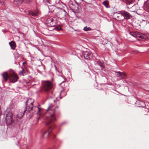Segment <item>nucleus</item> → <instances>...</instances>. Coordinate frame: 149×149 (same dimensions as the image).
Instances as JSON below:
<instances>
[{"label":"nucleus","instance_id":"f257e3e1","mask_svg":"<svg viewBox=\"0 0 149 149\" xmlns=\"http://www.w3.org/2000/svg\"><path fill=\"white\" fill-rule=\"evenodd\" d=\"M58 107L57 106L54 108L52 104H50L47 108V113L48 115L46 116L45 123L46 125H49V127L47 130L45 131L43 133L42 137L45 136L46 138H48L50 132L55 128L54 121L56 120L55 114V109Z\"/></svg>","mask_w":149,"mask_h":149},{"label":"nucleus","instance_id":"f03ea898","mask_svg":"<svg viewBox=\"0 0 149 149\" xmlns=\"http://www.w3.org/2000/svg\"><path fill=\"white\" fill-rule=\"evenodd\" d=\"M43 89L45 91H47L51 90L53 87V84L52 82L49 81H42Z\"/></svg>","mask_w":149,"mask_h":149},{"label":"nucleus","instance_id":"7ed1b4c3","mask_svg":"<svg viewBox=\"0 0 149 149\" xmlns=\"http://www.w3.org/2000/svg\"><path fill=\"white\" fill-rule=\"evenodd\" d=\"M34 102V99L32 98L28 99L26 102V111L28 112H29L33 109V104Z\"/></svg>","mask_w":149,"mask_h":149},{"label":"nucleus","instance_id":"20e7f679","mask_svg":"<svg viewBox=\"0 0 149 149\" xmlns=\"http://www.w3.org/2000/svg\"><path fill=\"white\" fill-rule=\"evenodd\" d=\"M6 121L10 125H15L17 123V119L13 120L11 113L6 114Z\"/></svg>","mask_w":149,"mask_h":149},{"label":"nucleus","instance_id":"39448f33","mask_svg":"<svg viewBox=\"0 0 149 149\" xmlns=\"http://www.w3.org/2000/svg\"><path fill=\"white\" fill-rule=\"evenodd\" d=\"M56 21L52 17H50L47 19L46 21L47 24L48 26L50 27L54 26L56 24Z\"/></svg>","mask_w":149,"mask_h":149},{"label":"nucleus","instance_id":"423d86ee","mask_svg":"<svg viewBox=\"0 0 149 149\" xmlns=\"http://www.w3.org/2000/svg\"><path fill=\"white\" fill-rule=\"evenodd\" d=\"M10 82L14 83L16 82L18 79V77L15 73H11L9 75Z\"/></svg>","mask_w":149,"mask_h":149},{"label":"nucleus","instance_id":"0eeeda50","mask_svg":"<svg viewBox=\"0 0 149 149\" xmlns=\"http://www.w3.org/2000/svg\"><path fill=\"white\" fill-rule=\"evenodd\" d=\"M130 34L135 38H143V37L145 36L144 35L137 32H130Z\"/></svg>","mask_w":149,"mask_h":149},{"label":"nucleus","instance_id":"6e6552de","mask_svg":"<svg viewBox=\"0 0 149 149\" xmlns=\"http://www.w3.org/2000/svg\"><path fill=\"white\" fill-rule=\"evenodd\" d=\"M83 54L86 59H89L92 57L93 54L91 52L88 51L84 52Z\"/></svg>","mask_w":149,"mask_h":149},{"label":"nucleus","instance_id":"1a4fd4ad","mask_svg":"<svg viewBox=\"0 0 149 149\" xmlns=\"http://www.w3.org/2000/svg\"><path fill=\"white\" fill-rule=\"evenodd\" d=\"M114 15L118 20L120 21L123 19L122 11L119 12V13H114Z\"/></svg>","mask_w":149,"mask_h":149},{"label":"nucleus","instance_id":"9d476101","mask_svg":"<svg viewBox=\"0 0 149 149\" xmlns=\"http://www.w3.org/2000/svg\"><path fill=\"white\" fill-rule=\"evenodd\" d=\"M123 19L126 18L129 19L131 17V15L130 13L125 11H122Z\"/></svg>","mask_w":149,"mask_h":149},{"label":"nucleus","instance_id":"9b49d317","mask_svg":"<svg viewBox=\"0 0 149 149\" xmlns=\"http://www.w3.org/2000/svg\"><path fill=\"white\" fill-rule=\"evenodd\" d=\"M117 73V76L120 78L121 79H124L126 76V74L125 72H116Z\"/></svg>","mask_w":149,"mask_h":149},{"label":"nucleus","instance_id":"f8f14e48","mask_svg":"<svg viewBox=\"0 0 149 149\" xmlns=\"http://www.w3.org/2000/svg\"><path fill=\"white\" fill-rule=\"evenodd\" d=\"M28 12L29 14L33 16L38 15L39 13V12L38 10H30Z\"/></svg>","mask_w":149,"mask_h":149},{"label":"nucleus","instance_id":"ddd939ff","mask_svg":"<svg viewBox=\"0 0 149 149\" xmlns=\"http://www.w3.org/2000/svg\"><path fill=\"white\" fill-rule=\"evenodd\" d=\"M135 104L138 107H143L145 106V104L144 102L142 101L138 100L136 101Z\"/></svg>","mask_w":149,"mask_h":149},{"label":"nucleus","instance_id":"4468645a","mask_svg":"<svg viewBox=\"0 0 149 149\" xmlns=\"http://www.w3.org/2000/svg\"><path fill=\"white\" fill-rule=\"evenodd\" d=\"M22 70L20 71L18 73V74L20 75L24 76L27 74L26 70L24 69L22 67H21Z\"/></svg>","mask_w":149,"mask_h":149},{"label":"nucleus","instance_id":"2eb2a0df","mask_svg":"<svg viewBox=\"0 0 149 149\" xmlns=\"http://www.w3.org/2000/svg\"><path fill=\"white\" fill-rule=\"evenodd\" d=\"M9 44L11 47V48L13 50H15L16 48L15 42L13 41H12L9 43Z\"/></svg>","mask_w":149,"mask_h":149},{"label":"nucleus","instance_id":"dca6fc26","mask_svg":"<svg viewBox=\"0 0 149 149\" xmlns=\"http://www.w3.org/2000/svg\"><path fill=\"white\" fill-rule=\"evenodd\" d=\"M24 0H14L13 3L16 5H19L22 4Z\"/></svg>","mask_w":149,"mask_h":149},{"label":"nucleus","instance_id":"f3484780","mask_svg":"<svg viewBox=\"0 0 149 149\" xmlns=\"http://www.w3.org/2000/svg\"><path fill=\"white\" fill-rule=\"evenodd\" d=\"M26 111V112H28L26 110H24L22 111H20L17 115V116L19 118H21L24 115L25 112Z\"/></svg>","mask_w":149,"mask_h":149},{"label":"nucleus","instance_id":"a211bd4d","mask_svg":"<svg viewBox=\"0 0 149 149\" xmlns=\"http://www.w3.org/2000/svg\"><path fill=\"white\" fill-rule=\"evenodd\" d=\"M2 75L5 81H6L8 80V76L7 72H4Z\"/></svg>","mask_w":149,"mask_h":149},{"label":"nucleus","instance_id":"6ab92c4d","mask_svg":"<svg viewBox=\"0 0 149 149\" xmlns=\"http://www.w3.org/2000/svg\"><path fill=\"white\" fill-rule=\"evenodd\" d=\"M102 3L107 8H109V1L107 0L104 1L102 2Z\"/></svg>","mask_w":149,"mask_h":149},{"label":"nucleus","instance_id":"aec40b11","mask_svg":"<svg viewBox=\"0 0 149 149\" xmlns=\"http://www.w3.org/2000/svg\"><path fill=\"white\" fill-rule=\"evenodd\" d=\"M32 2L31 0H25V3L26 4H28L27 5H26L25 6H26V8L28 5V4H31Z\"/></svg>","mask_w":149,"mask_h":149},{"label":"nucleus","instance_id":"412c9836","mask_svg":"<svg viewBox=\"0 0 149 149\" xmlns=\"http://www.w3.org/2000/svg\"><path fill=\"white\" fill-rule=\"evenodd\" d=\"M135 0H126L127 4H131Z\"/></svg>","mask_w":149,"mask_h":149},{"label":"nucleus","instance_id":"4be33fe9","mask_svg":"<svg viewBox=\"0 0 149 149\" xmlns=\"http://www.w3.org/2000/svg\"><path fill=\"white\" fill-rule=\"evenodd\" d=\"M91 29H92L90 27H87V26L85 27L84 29V30L85 31H91Z\"/></svg>","mask_w":149,"mask_h":149},{"label":"nucleus","instance_id":"5701e85b","mask_svg":"<svg viewBox=\"0 0 149 149\" xmlns=\"http://www.w3.org/2000/svg\"><path fill=\"white\" fill-rule=\"evenodd\" d=\"M127 5L126 6V8H127L130 9L132 8V7H134V5H132V4H127Z\"/></svg>","mask_w":149,"mask_h":149},{"label":"nucleus","instance_id":"b1692460","mask_svg":"<svg viewBox=\"0 0 149 149\" xmlns=\"http://www.w3.org/2000/svg\"><path fill=\"white\" fill-rule=\"evenodd\" d=\"M61 12L64 16H65L67 15V13L65 10H62Z\"/></svg>","mask_w":149,"mask_h":149},{"label":"nucleus","instance_id":"393cba45","mask_svg":"<svg viewBox=\"0 0 149 149\" xmlns=\"http://www.w3.org/2000/svg\"><path fill=\"white\" fill-rule=\"evenodd\" d=\"M46 3L49 4H51L52 3V0H43Z\"/></svg>","mask_w":149,"mask_h":149},{"label":"nucleus","instance_id":"a878e982","mask_svg":"<svg viewBox=\"0 0 149 149\" xmlns=\"http://www.w3.org/2000/svg\"><path fill=\"white\" fill-rule=\"evenodd\" d=\"M5 1V0H0V4L2 5H4Z\"/></svg>","mask_w":149,"mask_h":149},{"label":"nucleus","instance_id":"bb28decb","mask_svg":"<svg viewBox=\"0 0 149 149\" xmlns=\"http://www.w3.org/2000/svg\"><path fill=\"white\" fill-rule=\"evenodd\" d=\"M34 107L35 108H36V107ZM36 108L38 110V113H37L38 114V115H40V109L39 107H36Z\"/></svg>","mask_w":149,"mask_h":149},{"label":"nucleus","instance_id":"cd10ccee","mask_svg":"<svg viewBox=\"0 0 149 149\" xmlns=\"http://www.w3.org/2000/svg\"><path fill=\"white\" fill-rule=\"evenodd\" d=\"M61 28L60 27H59V28H56L57 30H60L61 29Z\"/></svg>","mask_w":149,"mask_h":149},{"label":"nucleus","instance_id":"c85d7f7f","mask_svg":"<svg viewBox=\"0 0 149 149\" xmlns=\"http://www.w3.org/2000/svg\"><path fill=\"white\" fill-rule=\"evenodd\" d=\"M38 60L40 61V63H41V64H42V61H41V60L40 59H39Z\"/></svg>","mask_w":149,"mask_h":149},{"label":"nucleus","instance_id":"c756f323","mask_svg":"<svg viewBox=\"0 0 149 149\" xmlns=\"http://www.w3.org/2000/svg\"><path fill=\"white\" fill-rule=\"evenodd\" d=\"M72 28L74 31H78V30H75V29H73V27H72Z\"/></svg>","mask_w":149,"mask_h":149},{"label":"nucleus","instance_id":"7c9ffc66","mask_svg":"<svg viewBox=\"0 0 149 149\" xmlns=\"http://www.w3.org/2000/svg\"><path fill=\"white\" fill-rule=\"evenodd\" d=\"M55 70H57V68L56 65H55Z\"/></svg>","mask_w":149,"mask_h":149},{"label":"nucleus","instance_id":"2f4dec72","mask_svg":"<svg viewBox=\"0 0 149 149\" xmlns=\"http://www.w3.org/2000/svg\"><path fill=\"white\" fill-rule=\"evenodd\" d=\"M136 13H137L139 15H141V13H138L136 12Z\"/></svg>","mask_w":149,"mask_h":149},{"label":"nucleus","instance_id":"473e14b6","mask_svg":"<svg viewBox=\"0 0 149 149\" xmlns=\"http://www.w3.org/2000/svg\"><path fill=\"white\" fill-rule=\"evenodd\" d=\"M24 62H23V63H22V64H23V65H24Z\"/></svg>","mask_w":149,"mask_h":149},{"label":"nucleus","instance_id":"72a5a7b5","mask_svg":"<svg viewBox=\"0 0 149 149\" xmlns=\"http://www.w3.org/2000/svg\"><path fill=\"white\" fill-rule=\"evenodd\" d=\"M38 118V120L40 118V117Z\"/></svg>","mask_w":149,"mask_h":149},{"label":"nucleus","instance_id":"f704fd0d","mask_svg":"<svg viewBox=\"0 0 149 149\" xmlns=\"http://www.w3.org/2000/svg\"><path fill=\"white\" fill-rule=\"evenodd\" d=\"M44 69H45V66H44Z\"/></svg>","mask_w":149,"mask_h":149},{"label":"nucleus","instance_id":"c9c22d12","mask_svg":"<svg viewBox=\"0 0 149 149\" xmlns=\"http://www.w3.org/2000/svg\"><path fill=\"white\" fill-rule=\"evenodd\" d=\"M54 102H55V100H54Z\"/></svg>","mask_w":149,"mask_h":149},{"label":"nucleus","instance_id":"e433bc0d","mask_svg":"<svg viewBox=\"0 0 149 149\" xmlns=\"http://www.w3.org/2000/svg\"><path fill=\"white\" fill-rule=\"evenodd\" d=\"M133 12H136V11H133Z\"/></svg>","mask_w":149,"mask_h":149},{"label":"nucleus","instance_id":"4c0bfd02","mask_svg":"<svg viewBox=\"0 0 149 149\" xmlns=\"http://www.w3.org/2000/svg\"><path fill=\"white\" fill-rule=\"evenodd\" d=\"M50 8H49V9H50Z\"/></svg>","mask_w":149,"mask_h":149}]
</instances>
